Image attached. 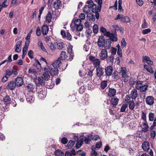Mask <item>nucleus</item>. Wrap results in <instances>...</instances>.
I'll list each match as a JSON object with an SVG mask.
<instances>
[{"label": "nucleus", "mask_w": 156, "mask_h": 156, "mask_svg": "<svg viewBox=\"0 0 156 156\" xmlns=\"http://www.w3.org/2000/svg\"><path fill=\"white\" fill-rule=\"evenodd\" d=\"M48 46L49 47L50 49L52 51L54 50L56 48L55 46L51 42H49L48 44Z\"/></svg>", "instance_id": "nucleus-51"}, {"label": "nucleus", "mask_w": 156, "mask_h": 156, "mask_svg": "<svg viewBox=\"0 0 156 156\" xmlns=\"http://www.w3.org/2000/svg\"><path fill=\"white\" fill-rule=\"evenodd\" d=\"M97 43L99 47H104L105 44V40L103 36H101L99 37Z\"/></svg>", "instance_id": "nucleus-6"}, {"label": "nucleus", "mask_w": 156, "mask_h": 156, "mask_svg": "<svg viewBox=\"0 0 156 156\" xmlns=\"http://www.w3.org/2000/svg\"><path fill=\"white\" fill-rule=\"evenodd\" d=\"M16 84L13 81H11L9 82L7 86V88L10 90H14L16 87Z\"/></svg>", "instance_id": "nucleus-10"}, {"label": "nucleus", "mask_w": 156, "mask_h": 156, "mask_svg": "<svg viewBox=\"0 0 156 156\" xmlns=\"http://www.w3.org/2000/svg\"><path fill=\"white\" fill-rule=\"evenodd\" d=\"M75 142L72 140H70L67 144V146L68 148H71L74 145Z\"/></svg>", "instance_id": "nucleus-36"}, {"label": "nucleus", "mask_w": 156, "mask_h": 156, "mask_svg": "<svg viewBox=\"0 0 156 156\" xmlns=\"http://www.w3.org/2000/svg\"><path fill=\"white\" fill-rule=\"evenodd\" d=\"M52 19V16L51 12L48 11V14H47L45 17V22L46 23H49L51 22Z\"/></svg>", "instance_id": "nucleus-16"}, {"label": "nucleus", "mask_w": 156, "mask_h": 156, "mask_svg": "<svg viewBox=\"0 0 156 156\" xmlns=\"http://www.w3.org/2000/svg\"><path fill=\"white\" fill-rule=\"evenodd\" d=\"M127 70L126 68L124 67L121 68L120 73L122 74V78L128 76L127 73Z\"/></svg>", "instance_id": "nucleus-19"}, {"label": "nucleus", "mask_w": 156, "mask_h": 156, "mask_svg": "<svg viewBox=\"0 0 156 156\" xmlns=\"http://www.w3.org/2000/svg\"><path fill=\"white\" fill-rule=\"evenodd\" d=\"M107 86V81L105 80L101 82V87L102 89H104Z\"/></svg>", "instance_id": "nucleus-45"}, {"label": "nucleus", "mask_w": 156, "mask_h": 156, "mask_svg": "<svg viewBox=\"0 0 156 156\" xmlns=\"http://www.w3.org/2000/svg\"><path fill=\"white\" fill-rule=\"evenodd\" d=\"M113 71V67L111 66H108L106 67L105 69V74L108 76L112 75Z\"/></svg>", "instance_id": "nucleus-7"}, {"label": "nucleus", "mask_w": 156, "mask_h": 156, "mask_svg": "<svg viewBox=\"0 0 156 156\" xmlns=\"http://www.w3.org/2000/svg\"><path fill=\"white\" fill-rule=\"evenodd\" d=\"M87 6H85L83 9V12L86 14L88 13L90 11V10L87 8Z\"/></svg>", "instance_id": "nucleus-61"}, {"label": "nucleus", "mask_w": 156, "mask_h": 156, "mask_svg": "<svg viewBox=\"0 0 156 156\" xmlns=\"http://www.w3.org/2000/svg\"><path fill=\"white\" fill-rule=\"evenodd\" d=\"M18 70V68L16 66H14L12 71V74L14 75H17L18 74L17 71Z\"/></svg>", "instance_id": "nucleus-43"}, {"label": "nucleus", "mask_w": 156, "mask_h": 156, "mask_svg": "<svg viewBox=\"0 0 156 156\" xmlns=\"http://www.w3.org/2000/svg\"><path fill=\"white\" fill-rule=\"evenodd\" d=\"M120 19L122 22L127 23L130 21V19L128 16H124L123 15L119 14L115 18V20Z\"/></svg>", "instance_id": "nucleus-1"}, {"label": "nucleus", "mask_w": 156, "mask_h": 156, "mask_svg": "<svg viewBox=\"0 0 156 156\" xmlns=\"http://www.w3.org/2000/svg\"><path fill=\"white\" fill-rule=\"evenodd\" d=\"M144 84L143 83V82L141 81H136V88L138 90H139L141 87Z\"/></svg>", "instance_id": "nucleus-24"}, {"label": "nucleus", "mask_w": 156, "mask_h": 156, "mask_svg": "<svg viewBox=\"0 0 156 156\" xmlns=\"http://www.w3.org/2000/svg\"><path fill=\"white\" fill-rule=\"evenodd\" d=\"M155 116L154 113L152 112H150L149 114V120L150 121H153L154 120V118Z\"/></svg>", "instance_id": "nucleus-47"}, {"label": "nucleus", "mask_w": 156, "mask_h": 156, "mask_svg": "<svg viewBox=\"0 0 156 156\" xmlns=\"http://www.w3.org/2000/svg\"><path fill=\"white\" fill-rule=\"evenodd\" d=\"M130 99L131 98L129 95H127L126 96L125 101L127 103H129L131 101H130Z\"/></svg>", "instance_id": "nucleus-63"}, {"label": "nucleus", "mask_w": 156, "mask_h": 156, "mask_svg": "<svg viewBox=\"0 0 156 156\" xmlns=\"http://www.w3.org/2000/svg\"><path fill=\"white\" fill-rule=\"evenodd\" d=\"M43 77L44 80H47L50 78V76L48 72H45L44 73Z\"/></svg>", "instance_id": "nucleus-37"}, {"label": "nucleus", "mask_w": 156, "mask_h": 156, "mask_svg": "<svg viewBox=\"0 0 156 156\" xmlns=\"http://www.w3.org/2000/svg\"><path fill=\"white\" fill-rule=\"evenodd\" d=\"M148 85L147 84L144 85L141 87L140 89H139L140 92H143L145 91L147 89Z\"/></svg>", "instance_id": "nucleus-40"}, {"label": "nucleus", "mask_w": 156, "mask_h": 156, "mask_svg": "<svg viewBox=\"0 0 156 156\" xmlns=\"http://www.w3.org/2000/svg\"><path fill=\"white\" fill-rule=\"evenodd\" d=\"M110 39L111 41H117V38L116 35H115L112 34L110 37Z\"/></svg>", "instance_id": "nucleus-46"}, {"label": "nucleus", "mask_w": 156, "mask_h": 156, "mask_svg": "<svg viewBox=\"0 0 156 156\" xmlns=\"http://www.w3.org/2000/svg\"><path fill=\"white\" fill-rule=\"evenodd\" d=\"M142 58V61L143 62H144L146 61L147 63L149 65V66L153 64V62L151 60L148 56L143 55Z\"/></svg>", "instance_id": "nucleus-9"}, {"label": "nucleus", "mask_w": 156, "mask_h": 156, "mask_svg": "<svg viewBox=\"0 0 156 156\" xmlns=\"http://www.w3.org/2000/svg\"><path fill=\"white\" fill-rule=\"evenodd\" d=\"M84 140L83 138H81L76 143L75 147L76 149H78L80 147L83 143Z\"/></svg>", "instance_id": "nucleus-23"}, {"label": "nucleus", "mask_w": 156, "mask_h": 156, "mask_svg": "<svg viewBox=\"0 0 156 156\" xmlns=\"http://www.w3.org/2000/svg\"><path fill=\"white\" fill-rule=\"evenodd\" d=\"M85 87L84 86H81L79 89V93L81 94H82L85 91Z\"/></svg>", "instance_id": "nucleus-59"}, {"label": "nucleus", "mask_w": 156, "mask_h": 156, "mask_svg": "<svg viewBox=\"0 0 156 156\" xmlns=\"http://www.w3.org/2000/svg\"><path fill=\"white\" fill-rule=\"evenodd\" d=\"M102 146V143L101 141L97 142L96 144V147L98 149L100 148Z\"/></svg>", "instance_id": "nucleus-62"}, {"label": "nucleus", "mask_w": 156, "mask_h": 156, "mask_svg": "<svg viewBox=\"0 0 156 156\" xmlns=\"http://www.w3.org/2000/svg\"><path fill=\"white\" fill-rule=\"evenodd\" d=\"M65 44L63 42H59L57 44L56 47L58 49H61L65 47Z\"/></svg>", "instance_id": "nucleus-35"}, {"label": "nucleus", "mask_w": 156, "mask_h": 156, "mask_svg": "<svg viewBox=\"0 0 156 156\" xmlns=\"http://www.w3.org/2000/svg\"><path fill=\"white\" fill-rule=\"evenodd\" d=\"M61 59L58 58L57 60L52 63L51 65L53 67H57V68L60 66V65L61 63Z\"/></svg>", "instance_id": "nucleus-18"}, {"label": "nucleus", "mask_w": 156, "mask_h": 156, "mask_svg": "<svg viewBox=\"0 0 156 156\" xmlns=\"http://www.w3.org/2000/svg\"><path fill=\"white\" fill-rule=\"evenodd\" d=\"M93 64L94 66L95 67H96L97 66L99 67L100 63V61L99 59H97L94 62H93Z\"/></svg>", "instance_id": "nucleus-41"}, {"label": "nucleus", "mask_w": 156, "mask_h": 156, "mask_svg": "<svg viewBox=\"0 0 156 156\" xmlns=\"http://www.w3.org/2000/svg\"><path fill=\"white\" fill-rule=\"evenodd\" d=\"M81 21L80 19H77L75 20L74 22V24L75 26H76V25H82L81 24Z\"/></svg>", "instance_id": "nucleus-50"}, {"label": "nucleus", "mask_w": 156, "mask_h": 156, "mask_svg": "<svg viewBox=\"0 0 156 156\" xmlns=\"http://www.w3.org/2000/svg\"><path fill=\"white\" fill-rule=\"evenodd\" d=\"M87 3L89 5H90L91 6H93V7H95V8H96V5L95 4H94L93 1L91 0L90 1H87Z\"/></svg>", "instance_id": "nucleus-49"}, {"label": "nucleus", "mask_w": 156, "mask_h": 156, "mask_svg": "<svg viewBox=\"0 0 156 156\" xmlns=\"http://www.w3.org/2000/svg\"><path fill=\"white\" fill-rule=\"evenodd\" d=\"M99 57L102 60H104L107 58L108 52L107 50L105 49L102 50L101 53L99 54Z\"/></svg>", "instance_id": "nucleus-4"}, {"label": "nucleus", "mask_w": 156, "mask_h": 156, "mask_svg": "<svg viewBox=\"0 0 156 156\" xmlns=\"http://www.w3.org/2000/svg\"><path fill=\"white\" fill-rule=\"evenodd\" d=\"M14 82L17 87L21 86L23 83V78L21 77H18L16 78Z\"/></svg>", "instance_id": "nucleus-8"}, {"label": "nucleus", "mask_w": 156, "mask_h": 156, "mask_svg": "<svg viewBox=\"0 0 156 156\" xmlns=\"http://www.w3.org/2000/svg\"><path fill=\"white\" fill-rule=\"evenodd\" d=\"M137 91L135 89H133L131 92L130 95L132 99H135L137 96Z\"/></svg>", "instance_id": "nucleus-15"}, {"label": "nucleus", "mask_w": 156, "mask_h": 156, "mask_svg": "<svg viewBox=\"0 0 156 156\" xmlns=\"http://www.w3.org/2000/svg\"><path fill=\"white\" fill-rule=\"evenodd\" d=\"M12 71L9 69H7L6 70L5 75L8 77H9L10 76L12 75Z\"/></svg>", "instance_id": "nucleus-56"}, {"label": "nucleus", "mask_w": 156, "mask_h": 156, "mask_svg": "<svg viewBox=\"0 0 156 156\" xmlns=\"http://www.w3.org/2000/svg\"><path fill=\"white\" fill-rule=\"evenodd\" d=\"M97 75L100 77L104 73V69L101 67H98L96 69Z\"/></svg>", "instance_id": "nucleus-12"}, {"label": "nucleus", "mask_w": 156, "mask_h": 156, "mask_svg": "<svg viewBox=\"0 0 156 156\" xmlns=\"http://www.w3.org/2000/svg\"><path fill=\"white\" fill-rule=\"evenodd\" d=\"M111 41L110 40L106 39L105 40V44L104 46V47L106 49L109 48L111 46Z\"/></svg>", "instance_id": "nucleus-30"}, {"label": "nucleus", "mask_w": 156, "mask_h": 156, "mask_svg": "<svg viewBox=\"0 0 156 156\" xmlns=\"http://www.w3.org/2000/svg\"><path fill=\"white\" fill-rule=\"evenodd\" d=\"M96 2H98V5L96 9L97 12H100L101 10V6L102 3V0H95Z\"/></svg>", "instance_id": "nucleus-26"}, {"label": "nucleus", "mask_w": 156, "mask_h": 156, "mask_svg": "<svg viewBox=\"0 0 156 156\" xmlns=\"http://www.w3.org/2000/svg\"><path fill=\"white\" fill-rule=\"evenodd\" d=\"M119 101V99L117 98H112L111 100V102L113 105V107H114V106L116 105L118 103Z\"/></svg>", "instance_id": "nucleus-21"}, {"label": "nucleus", "mask_w": 156, "mask_h": 156, "mask_svg": "<svg viewBox=\"0 0 156 156\" xmlns=\"http://www.w3.org/2000/svg\"><path fill=\"white\" fill-rule=\"evenodd\" d=\"M38 95L40 99H43L46 97V93L45 91L42 90L38 92Z\"/></svg>", "instance_id": "nucleus-22"}, {"label": "nucleus", "mask_w": 156, "mask_h": 156, "mask_svg": "<svg viewBox=\"0 0 156 156\" xmlns=\"http://www.w3.org/2000/svg\"><path fill=\"white\" fill-rule=\"evenodd\" d=\"M35 86L32 84H29L26 87L27 90L30 92H34Z\"/></svg>", "instance_id": "nucleus-20"}, {"label": "nucleus", "mask_w": 156, "mask_h": 156, "mask_svg": "<svg viewBox=\"0 0 156 156\" xmlns=\"http://www.w3.org/2000/svg\"><path fill=\"white\" fill-rule=\"evenodd\" d=\"M146 104L150 106L152 105L154 102L155 98L152 96H147L145 98Z\"/></svg>", "instance_id": "nucleus-2"}, {"label": "nucleus", "mask_w": 156, "mask_h": 156, "mask_svg": "<svg viewBox=\"0 0 156 156\" xmlns=\"http://www.w3.org/2000/svg\"><path fill=\"white\" fill-rule=\"evenodd\" d=\"M144 68L151 73H154V71L153 70V68L151 66L144 65Z\"/></svg>", "instance_id": "nucleus-27"}, {"label": "nucleus", "mask_w": 156, "mask_h": 156, "mask_svg": "<svg viewBox=\"0 0 156 156\" xmlns=\"http://www.w3.org/2000/svg\"><path fill=\"white\" fill-rule=\"evenodd\" d=\"M3 101L5 105H9L12 102L9 96L8 95H6L4 97Z\"/></svg>", "instance_id": "nucleus-11"}, {"label": "nucleus", "mask_w": 156, "mask_h": 156, "mask_svg": "<svg viewBox=\"0 0 156 156\" xmlns=\"http://www.w3.org/2000/svg\"><path fill=\"white\" fill-rule=\"evenodd\" d=\"M67 57L66 52L65 51H62L60 55V56L59 58L61 60L65 59Z\"/></svg>", "instance_id": "nucleus-34"}, {"label": "nucleus", "mask_w": 156, "mask_h": 156, "mask_svg": "<svg viewBox=\"0 0 156 156\" xmlns=\"http://www.w3.org/2000/svg\"><path fill=\"white\" fill-rule=\"evenodd\" d=\"M93 30L94 33L97 34L98 31V26L97 24H94L93 27Z\"/></svg>", "instance_id": "nucleus-44"}, {"label": "nucleus", "mask_w": 156, "mask_h": 156, "mask_svg": "<svg viewBox=\"0 0 156 156\" xmlns=\"http://www.w3.org/2000/svg\"><path fill=\"white\" fill-rule=\"evenodd\" d=\"M38 83L39 84L43 86L44 85V79L42 76L38 78Z\"/></svg>", "instance_id": "nucleus-33"}, {"label": "nucleus", "mask_w": 156, "mask_h": 156, "mask_svg": "<svg viewBox=\"0 0 156 156\" xmlns=\"http://www.w3.org/2000/svg\"><path fill=\"white\" fill-rule=\"evenodd\" d=\"M48 30L49 28L47 26L44 25L42 26L41 28V31L43 35H46L48 32Z\"/></svg>", "instance_id": "nucleus-17"}, {"label": "nucleus", "mask_w": 156, "mask_h": 156, "mask_svg": "<svg viewBox=\"0 0 156 156\" xmlns=\"http://www.w3.org/2000/svg\"><path fill=\"white\" fill-rule=\"evenodd\" d=\"M111 55H114L116 54L117 52V49L115 48L112 47L111 48Z\"/></svg>", "instance_id": "nucleus-55"}, {"label": "nucleus", "mask_w": 156, "mask_h": 156, "mask_svg": "<svg viewBox=\"0 0 156 156\" xmlns=\"http://www.w3.org/2000/svg\"><path fill=\"white\" fill-rule=\"evenodd\" d=\"M68 140L65 137H62L61 139V142L64 144H65L67 143Z\"/></svg>", "instance_id": "nucleus-64"}, {"label": "nucleus", "mask_w": 156, "mask_h": 156, "mask_svg": "<svg viewBox=\"0 0 156 156\" xmlns=\"http://www.w3.org/2000/svg\"><path fill=\"white\" fill-rule=\"evenodd\" d=\"M50 70H49V73L51 76L57 75L58 74V70L57 67H54L52 66L51 65L50 67Z\"/></svg>", "instance_id": "nucleus-5"}, {"label": "nucleus", "mask_w": 156, "mask_h": 156, "mask_svg": "<svg viewBox=\"0 0 156 156\" xmlns=\"http://www.w3.org/2000/svg\"><path fill=\"white\" fill-rule=\"evenodd\" d=\"M127 107V106L126 104H123L121 108L120 111L121 112H125V109Z\"/></svg>", "instance_id": "nucleus-54"}, {"label": "nucleus", "mask_w": 156, "mask_h": 156, "mask_svg": "<svg viewBox=\"0 0 156 156\" xmlns=\"http://www.w3.org/2000/svg\"><path fill=\"white\" fill-rule=\"evenodd\" d=\"M116 93V91L115 89L109 88L108 95L110 97H112L115 95Z\"/></svg>", "instance_id": "nucleus-14"}, {"label": "nucleus", "mask_w": 156, "mask_h": 156, "mask_svg": "<svg viewBox=\"0 0 156 156\" xmlns=\"http://www.w3.org/2000/svg\"><path fill=\"white\" fill-rule=\"evenodd\" d=\"M35 99V98L32 95H28L26 98V101L28 102L33 103Z\"/></svg>", "instance_id": "nucleus-28"}, {"label": "nucleus", "mask_w": 156, "mask_h": 156, "mask_svg": "<svg viewBox=\"0 0 156 156\" xmlns=\"http://www.w3.org/2000/svg\"><path fill=\"white\" fill-rule=\"evenodd\" d=\"M151 31V30L150 29H147L144 30L142 31V33L144 34H148L150 33Z\"/></svg>", "instance_id": "nucleus-60"}, {"label": "nucleus", "mask_w": 156, "mask_h": 156, "mask_svg": "<svg viewBox=\"0 0 156 156\" xmlns=\"http://www.w3.org/2000/svg\"><path fill=\"white\" fill-rule=\"evenodd\" d=\"M55 156H64V153L61 150L58 149L55 152Z\"/></svg>", "instance_id": "nucleus-32"}, {"label": "nucleus", "mask_w": 156, "mask_h": 156, "mask_svg": "<svg viewBox=\"0 0 156 156\" xmlns=\"http://www.w3.org/2000/svg\"><path fill=\"white\" fill-rule=\"evenodd\" d=\"M62 4L59 0H55L52 4V6L56 10L60 9L62 6Z\"/></svg>", "instance_id": "nucleus-3"}, {"label": "nucleus", "mask_w": 156, "mask_h": 156, "mask_svg": "<svg viewBox=\"0 0 156 156\" xmlns=\"http://www.w3.org/2000/svg\"><path fill=\"white\" fill-rule=\"evenodd\" d=\"M38 45L41 48V49L43 51L45 52H47V50L44 47V46L42 43L41 41H39L38 42Z\"/></svg>", "instance_id": "nucleus-42"}, {"label": "nucleus", "mask_w": 156, "mask_h": 156, "mask_svg": "<svg viewBox=\"0 0 156 156\" xmlns=\"http://www.w3.org/2000/svg\"><path fill=\"white\" fill-rule=\"evenodd\" d=\"M28 55L30 59H32V58H34V57L33 56L34 53H33V51L32 50H30L28 51Z\"/></svg>", "instance_id": "nucleus-57"}, {"label": "nucleus", "mask_w": 156, "mask_h": 156, "mask_svg": "<svg viewBox=\"0 0 156 156\" xmlns=\"http://www.w3.org/2000/svg\"><path fill=\"white\" fill-rule=\"evenodd\" d=\"M35 63H34L33 66H34L36 67L37 69H39V67H40L41 66V64L37 59L35 58Z\"/></svg>", "instance_id": "nucleus-39"}, {"label": "nucleus", "mask_w": 156, "mask_h": 156, "mask_svg": "<svg viewBox=\"0 0 156 156\" xmlns=\"http://www.w3.org/2000/svg\"><path fill=\"white\" fill-rule=\"evenodd\" d=\"M87 17V19L90 21L94 22L95 20V16L91 13L88 14Z\"/></svg>", "instance_id": "nucleus-25"}, {"label": "nucleus", "mask_w": 156, "mask_h": 156, "mask_svg": "<svg viewBox=\"0 0 156 156\" xmlns=\"http://www.w3.org/2000/svg\"><path fill=\"white\" fill-rule=\"evenodd\" d=\"M76 27V29L77 31H81L83 29V25H76V26H75Z\"/></svg>", "instance_id": "nucleus-53"}, {"label": "nucleus", "mask_w": 156, "mask_h": 156, "mask_svg": "<svg viewBox=\"0 0 156 156\" xmlns=\"http://www.w3.org/2000/svg\"><path fill=\"white\" fill-rule=\"evenodd\" d=\"M142 131L144 132H146L148 130V126L147 123H142Z\"/></svg>", "instance_id": "nucleus-29"}, {"label": "nucleus", "mask_w": 156, "mask_h": 156, "mask_svg": "<svg viewBox=\"0 0 156 156\" xmlns=\"http://www.w3.org/2000/svg\"><path fill=\"white\" fill-rule=\"evenodd\" d=\"M128 103L129 104V108L131 110H133L135 106V104L134 101L132 100Z\"/></svg>", "instance_id": "nucleus-38"}, {"label": "nucleus", "mask_w": 156, "mask_h": 156, "mask_svg": "<svg viewBox=\"0 0 156 156\" xmlns=\"http://www.w3.org/2000/svg\"><path fill=\"white\" fill-rule=\"evenodd\" d=\"M126 43L125 41V39L124 38H122L121 42V48H123L125 47L126 46Z\"/></svg>", "instance_id": "nucleus-48"}, {"label": "nucleus", "mask_w": 156, "mask_h": 156, "mask_svg": "<svg viewBox=\"0 0 156 156\" xmlns=\"http://www.w3.org/2000/svg\"><path fill=\"white\" fill-rule=\"evenodd\" d=\"M142 148L144 151H147L150 149V145L148 142H144L142 144Z\"/></svg>", "instance_id": "nucleus-13"}, {"label": "nucleus", "mask_w": 156, "mask_h": 156, "mask_svg": "<svg viewBox=\"0 0 156 156\" xmlns=\"http://www.w3.org/2000/svg\"><path fill=\"white\" fill-rule=\"evenodd\" d=\"M8 6L7 2H3L2 4L0 3V6L2 9L3 8H6Z\"/></svg>", "instance_id": "nucleus-52"}, {"label": "nucleus", "mask_w": 156, "mask_h": 156, "mask_svg": "<svg viewBox=\"0 0 156 156\" xmlns=\"http://www.w3.org/2000/svg\"><path fill=\"white\" fill-rule=\"evenodd\" d=\"M114 56L111 55L106 58V61L108 63H112L114 61Z\"/></svg>", "instance_id": "nucleus-31"}, {"label": "nucleus", "mask_w": 156, "mask_h": 156, "mask_svg": "<svg viewBox=\"0 0 156 156\" xmlns=\"http://www.w3.org/2000/svg\"><path fill=\"white\" fill-rule=\"evenodd\" d=\"M36 34L38 36H40L41 34V29L39 27H38L36 31Z\"/></svg>", "instance_id": "nucleus-58"}]
</instances>
